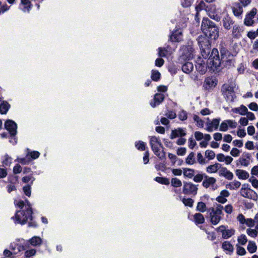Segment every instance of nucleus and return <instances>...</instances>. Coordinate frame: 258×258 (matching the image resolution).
<instances>
[{
  "mask_svg": "<svg viewBox=\"0 0 258 258\" xmlns=\"http://www.w3.org/2000/svg\"><path fill=\"white\" fill-rule=\"evenodd\" d=\"M219 49L221 58H220L218 50L214 48L212 50L210 55L207 59L208 66L213 72L219 69L221 60H224L225 59L233 57V55L226 47L220 45Z\"/></svg>",
  "mask_w": 258,
  "mask_h": 258,
  "instance_id": "1",
  "label": "nucleus"
},
{
  "mask_svg": "<svg viewBox=\"0 0 258 258\" xmlns=\"http://www.w3.org/2000/svg\"><path fill=\"white\" fill-rule=\"evenodd\" d=\"M33 210H17L14 216L11 217V219L16 224L24 225L28 223V227L36 228L38 225L35 221L33 220Z\"/></svg>",
  "mask_w": 258,
  "mask_h": 258,
  "instance_id": "2",
  "label": "nucleus"
},
{
  "mask_svg": "<svg viewBox=\"0 0 258 258\" xmlns=\"http://www.w3.org/2000/svg\"><path fill=\"white\" fill-rule=\"evenodd\" d=\"M201 30L202 33L209 38L215 41L219 36V27L208 18L204 17L202 19Z\"/></svg>",
  "mask_w": 258,
  "mask_h": 258,
  "instance_id": "3",
  "label": "nucleus"
},
{
  "mask_svg": "<svg viewBox=\"0 0 258 258\" xmlns=\"http://www.w3.org/2000/svg\"><path fill=\"white\" fill-rule=\"evenodd\" d=\"M201 53L204 58L207 59L210 56L211 49L212 40L205 35H200L197 38Z\"/></svg>",
  "mask_w": 258,
  "mask_h": 258,
  "instance_id": "4",
  "label": "nucleus"
},
{
  "mask_svg": "<svg viewBox=\"0 0 258 258\" xmlns=\"http://www.w3.org/2000/svg\"><path fill=\"white\" fill-rule=\"evenodd\" d=\"M150 145L152 150L156 156L161 160L166 159L164 147L159 138L156 136L150 137Z\"/></svg>",
  "mask_w": 258,
  "mask_h": 258,
  "instance_id": "5",
  "label": "nucleus"
},
{
  "mask_svg": "<svg viewBox=\"0 0 258 258\" xmlns=\"http://www.w3.org/2000/svg\"><path fill=\"white\" fill-rule=\"evenodd\" d=\"M5 128L10 133V142L13 145L16 144L17 142V139L16 137L17 128V123L12 120L8 119L5 121Z\"/></svg>",
  "mask_w": 258,
  "mask_h": 258,
  "instance_id": "6",
  "label": "nucleus"
},
{
  "mask_svg": "<svg viewBox=\"0 0 258 258\" xmlns=\"http://www.w3.org/2000/svg\"><path fill=\"white\" fill-rule=\"evenodd\" d=\"M180 51L181 54L179 60L181 61L189 60L194 57L195 49L192 45H183Z\"/></svg>",
  "mask_w": 258,
  "mask_h": 258,
  "instance_id": "7",
  "label": "nucleus"
},
{
  "mask_svg": "<svg viewBox=\"0 0 258 258\" xmlns=\"http://www.w3.org/2000/svg\"><path fill=\"white\" fill-rule=\"evenodd\" d=\"M198 189L197 185L192 182L183 181L182 192L184 195L195 196L197 194Z\"/></svg>",
  "mask_w": 258,
  "mask_h": 258,
  "instance_id": "8",
  "label": "nucleus"
},
{
  "mask_svg": "<svg viewBox=\"0 0 258 258\" xmlns=\"http://www.w3.org/2000/svg\"><path fill=\"white\" fill-rule=\"evenodd\" d=\"M29 243L28 242L24 241L23 243L18 242L13 243L10 245V249L16 252V254L19 252L26 250L29 247Z\"/></svg>",
  "mask_w": 258,
  "mask_h": 258,
  "instance_id": "9",
  "label": "nucleus"
},
{
  "mask_svg": "<svg viewBox=\"0 0 258 258\" xmlns=\"http://www.w3.org/2000/svg\"><path fill=\"white\" fill-rule=\"evenodd\" d=\"M195 67L197 71L201 74H204L207 72V68L210 71H212L208 66L207 63L206 64L204 60L201 57H199L196 61Z\"/></svg>",
  "mask_w": 258,
  "mask_h": 258,
  "instance_id": "10",
  "label": "nucleus"
},
{
  "mask_svg": "<svg viewBox=\"0 0 258 258\" xmlns=\"http://www.w3.org/2000/svg\"><path fill=\"white\" fill-rule=\"evenodd\" d=\"M217 85V81L212 77L205 78L203 84V88L205 90H210L215 88Z\"/></svg>",
  "mask_w": 258,
  "mask_h": 258,
  "instance_id": "11",
  "label": "nucleus"
},
{
  "mask_svg": "<svg viewBox=\"0 0 258 258\" xmlns=\"http://www.w3.org/2000/svg\"><path fill=\"white\" fill-rule=\"evenodd\" d=\"M175 28L170 35L169 39L172 42H180L182 40V32L180 28L177 27Z\"/></svg>",
  "mask_w": 258,
  "mask_h": 258,
  "instance_id": "12",
  "label": "nucleus"
},
{
  "mask_svg": "<svg viewBox=\"0 0 258 258\" xmlns=\"http://www.w3.org/2000/svg\"><path fill=\"white\" fill-rule=\"evenodd\" d=\"M186 135V129L181 127H178L176 129L172 130L170 136L171 139H174L177 137H182Z\"/></svg>",
  "mask_w": 258,
  "mask_h": 258,
  "instance_id": "13",
  "label": "nucleus"
},
{
  "mask_svg": "<svg viewBox=\"0 0 258 258\" xmlns=\"http://www.w3.org/2000/svg\"><path fill=\"white\" fill-rule=\"evenodd\" d=\"M165 99L164 95L161 93H156L154 95V99L150 102V105L155 108L157 106L160 104Z\"/></svg>",
  "mask_w": 258,
  "mask_h": 258,
  "instance_id": "14",
  "label": "nucleus"
},
{
  "mask_svg": "<svg viewBox=\"0 0 258 258\" xmlns=\"http://www.w3.org/2000/svg\"><path fill=\"white\" fill-rule=\"evenodd\" d=\"M225 98L226 101H230V102H234L236 96L235 94L233 88L228 86L225 89Z\"/></svg>",
  "mask_w": 258,
  "mask_h": 258,
  "instance_id": "15",
  "label": "nucleus"
},
{
  "mask_svg": "<svg viewBox=\"0 0 258 258\" xmlns=\"http://www.w3.org/2000/svg\"><path fill=\"white\" fill-rule=\"evenodd\" d=\"M251 154L248 152H244L242 154V157L238 159L241 165L247 167L250 163V160L251 159Z\"/></svg>",
  "mask_w": 258,
  "mask_h": 258,
  "instance_id": "16",
  "label": "nucleus"
},
{
  "mask_svg": "<svg viewBox=\"0 0 258 258\" xmlns=\"http://www.w3.org/2000/svg\"><path fill=\"white\" fill-rule=\"evenodd\" d=\"M244 31L242 26L238 25L233 26L232 31V36L233 38L239 39L241 37V32Z\"/></svg>",
  "mask_w": 258,
  "mask_h": 258,
  "instance_id": "17",
  "label": "nucleus"
},
{
  "mask_svg": "<svg viewBox=\"0 0 258 258\" xmlns=\"http://www.w3.org/2000/svg\"><path fill=\"white\" fill-rule=\"evenodd\" d=\"M234 23V21L228 14H226L222 19L223 26L226 30H230L231 28V25H233Z\"/></svg>",
  "mask_w": 258,
  "mask_h": 258,
  "instance_id": "18",
  "label": "nucleus"
},
{
  "mask_svg": "<svg viewBox=\"0 0 258 258\" xmlns=\"http://www.w3.org/2000/svg\"><path fill=\"white\" fill-rule=\"evenodd\" d=\"M220 120V118H214L211 122L207 123V131L209 132H212L213 128L217 130L219 126Z\"/></svg>",
  "mask_w": 258,
  "mask_h": 258,
  "instance_id": "19",
  "label": "nucleus"
},
{
  "mask_svg": "<svg viewBox=\"0 0 258 258\" xmlns=\"http://www.w3.org/2000/svg\"><path fill=\"white\" fill-rule=\"evenodd\" d=\"M204 178L205 179L203 181L202 185L206 188H208L210 185H213L216 182L215 178L213 177H209L205 173Z\"/></svg>",
  "mask_w": 258,
  "mask_h": 258,
  "instance_id": "20",
  "label": "nucleus"
},
{
  "mask_svg": "<svg viewBox=\"0 0 258 258\" xmlns=\"http://www.w3.org/2000/svg\"><path fill=\"white\" fill-rule=\"evenodd\" d=\"M233 15L236 17H239L243 13L242 6L239 3H235L232 7Z\"/></svg>",
  "mask_w": 258,
  "mask_h": 258,
  "instance_id": "21",
  "label": "nucleus"
},
{
  "mask_svg": "<svg viewBox=\"0 0 258 258\" xmlns=\"http://www.w3.org/2000/svg\"><path fill=\"white\" fill-rule=\"evenodd\" d=\"M194 222L198 225L205 223V219L204 216L200 213H196L194 216Z\"/></svg>",
  "mask_w": 258,
  "mask_h": 258,
  "instance_id": "22",
  "label": "nucleus"
},
{
  "mask_svg": "<svg viewBox=\"0 0 258 258\" xmlns=\"http://www.w3.org/2000/svg\"><path fill=\"white\" fill-rule=\"evenodd\" d=\"M28 242L33 246H40L42 243V239L39 236H34L30 238Z\"/></svg>",
  "mask_w": 258,
  "mask_h": 258,
  "instance_id": "23",
  "label": "nucleus"
},
{
  "mask_svg": "<svg viewBox=\"0 0 258 258\" xmlns=\"http://www.w3.org/2000/svg\"><path fill=\"white\" fill-rule=\"evenodd\" d=\"M206 218L209 219V221L211 224L213 225H216L222 219V217L220 216V215H211L206 216Z\"/></svg>",
  "mask_w": 258,
  "mask_h": 258,
  "instance_id": "24",
  "label": "nucleus"
},
{
  "mask_svg": "<svg viewBox=\"0 0 258 258\" xmlns=\"http://www.w3.org/2000/svg\"><path fill=\"white\" fill-rule=\"evenodd\" d=\"M11 107V105L6 101H3L0 104V113L6 114Z\"/></svg>",
  "mask_w": 258,
  "mask_h": 258,
  "instance_id": "25",
  "label": "nucleus"
},
{
  "mask_svg": "<svg viewBox=\"0 0 258 258\" xmlns=\"http://www.w3.org/2000/svg\"><path fill=\"white\" fill-rule=\"evenodd\" d=\"M235 174L239 179L245 180L249 177L248 173L244 170L236 169L235 170Z\"/></svg>",
  "mask_w": 258,
  "mask_h": 258,
  "instance_id": "26",
  "label": "nucleus"
},
{
  "mask_svg": "<svg viewBox=\"0 0 258 258\" xmlns=\"http://www.w3.org/2000/svg\"><path fill=\"white\" fill-rule=\"evenodd\" d=\"M12 163V158L7 154H5L4 156V159L2 161V166L4 168H7V167L10 166Z\"/></svg>",
  "mask_w": 258,
  "mask_h": 258,
  "instance_id": "27",
  "label": "nucleus"
},
{
  "mask_svg": "<svg viewBox=\"0 0 258 258\" xmlns=\"http://www.w3.org/2000/svg\"><path fill=\"white\" fill-rule=\"evenodd\" d=\"M194 69V65L192 62H185L182 66V70L183 72L189 74Z\"/></svg>",
  "mask_w": 258,
  "mask_h": 258,
  "instance_id": "28",
  "label": "nucleus"
},
{
  "mask_svg": "<svg viewBox=\"0 0 258 258\" xmlns=\"http://www.w3.org/2000/svg\"><path fill=\"white\" fill-rule=\"evenodd\" d=\"M221 164L217 163L213 165H211L207 167L206 171L210 173H216L221 167Z\"/></svg>",
  "mask_w": 258,
  "mask_h": 258,
  "instance_id": "29",
  "label": "nucleus"
},
{
  "mask_svg": "<svg viewBox=\"0 0 258 258\" xmlns=\"http://www.w3.org/2000/svg\"><path fill=\"white\" fill-rule=\"evenodd\" d=\"M242 190H249L250 192L253 193V197L250 196L251 198H253V200L257 201L258 199L257 194L253 189L249 187V185L248 183H244L242 184V186L241 188Z\"/></svg>",
  "mask_w": 258,
  "mask_h": 258,
  "instance_id": "30",
  "label": "nucleus"
},
{
  "mask_svg": "<svg viewBox=\"0 0 258 258\" xmlns=\"http://www.w3.org/2000/svg\"><path fill=\"white\" fill-rule=\"evenodd\" d=\"M222 248L224 250L232 253L233 251V246L229 241H225L222 244Z\"/></svg>",
  "mask_w": 258,
  "mask_h": 258,
  "instance_id": "31",
  "label": "nucleus"
},
{
  "mask_svg": "<svg viewBox=\"0 0 258 258\" xmlns=\"http://www.w3.org/2000/svg\"><path fill=\"white\" fill-rule=\"evenodd\" d=\"M15 161L18 162L22 165L29 164L31 162H32L27 154H26L25 157L23 158L18 157Z\"/></svg>",
  "mask_w": 258,
  "mask_h": 258,
  "instance_id": "32",
  "label": "nucleus"
},
{
  "mask_svg": "<svg viewBox=\"0 0 258 258\" xmlns=\"http://www.w3.org/2000/svg\"><path fill=\"white\" fill-rule=\"evenodd\" d=\"M154 180L161 184L168 185L170 183L169 179L165 177L157 176L154 178Z\"/></svg>",
  "mask_w": 258,
  "mask_h": 258,
  "instance_id": "33",
  "label": "nucleus"
},
{
  "mask_svg": "<svg viewBox=\"0 0 258 258\" xmlns=\"http://www.w3.org/2000/svg\"><path fill=\"white\" fill-rule=\"evenodd\" d=\"M208 16L211 19L217 22H219L221 20V16L216 10L209 11Z\"/></svg>",
  "mask_w": 258,
  "mask_h": 258,
  "instance_id": "34",
  "label": "nucleus"
},
{
  "mask_svg": "<svg viewBox=\"0 0 258 258\" xmlns=\"http://www.w3.org/2000/svg\"><path fill=\"white\" fill-rule=\"evenodd\" d=\"M195 170L194 169L185 168L183 169V175L189 178H191L194 176Z\"/></svg>",
  "mask_w": 258,
  "mask_h": 258,
  "instance_id": "35",
  "label": "nucleus"
},
{
  "mask_svg": "<svg viewBox=\"0 0 258 258\" xmlns=\"http://www.w3.org/2000/svg\"><path fill=\"white\" fill-rule=\"evenodd\" d=\"M247 249L250 253H254L257 250V246L255 243L252 241H249L247 246Z\"/></svg>",
  "mask_w": 258,
  "mask_h": 258,
  "instance_id": "36",
  "label": "nucleus"
},
{
  "mask_svg": "<svg viewBox=\"0 0 258 258\" xmlns=\"http://www.w3.org/2000/svg\"><path fill=\"white\" fill-rule=\"evenodd\" d=\"M151 78L152 80L155 82L159 81L161 79L160 73L157 70H152Z\"/></svg>",
  "mask_w": 258,
  "mask_h": 258,
  "instance_id": "37",
  "label": "nucleus"
},
{
  "mask_svg": "<svg viewBox=\"0 0 258 258\" xmlns=\"http://www.w3.org/2000/svg\"><path fill=\"white\" fill-rule=\"evenodd\" d=\"M185 162L187 164L192 165L196 162L195 158V154L194 152H190L185 159Z\"/></svg>",
  "mask_w": 258,
  "mask_h": 258,
  "instance_id": "38",
  "label": "nucleus"
},
{
  "mask_svg": "<svg viewBox=\"0 0 258 258\" xmlns=\"http://www.w3.org/2000/svg\"><path fill=\"white\" fill-rule=\"evenodd\" d=\"M235 233V230L233 229H225L224 232H223L222 237L224 239H228L233 235Z\"/></svg>",
  "mask_w": 258,
  "mask_h": 258,
  "instance_id": "39",
  "label": "nucleus"
},
{
  "mask_svg": "<svg viewBox=\"0 0 258 258\" xmlns=\"http://www.w3.org/2000/svg\"><path fill=\"white\" fill-rule=\"evenodd\" d=\"M135 147L138 150L142 151H145L147 147L146 144L142 141L136 142Z\"/></svg>",
  "mask_w": 258,
  "mask_h": 258,
  "instance_id": "40",
  "label": "nucleus"
},
{
  "mask_svg": "<svg viewBox=\"0 0 258 258\" xmlns=\"http://www.w3.org/2000/svg\"><path fill=\"white\" fill-rule=\"evenodd\" d=\"M241 183L237 180H235L233 183H230L226 185V187L231 190L236 189L240 187Z\"/></svg>",
  "mask_w": 258,
  "mask_h": 258,
  "instance_id": "41",
  "label": "nucleus"
},
{
  "mask_svg": "<svg viewBox=\"0 0 258 258\" xmlns=\"http://www.w3.org/2000/svg\"><path fill=\"white\" fill-rule=\"evenodd\" d=\"M27 154L29 156L31 161L37 159L40 156V153L37 151H29Z\"/></svg>",
  "mask_w": 258,
  "mask_h": 258,
  "instance_id": "42",
  "label": "nucleus"
},
{
  "mask_svg": "<svg viewBox=\"0 0 258 258\" xmlns=\"http://www.w3.org/2000/svg\"><path fill=\"white\" fill-rule=\"evenodd\" d=\"M196 210L204 213L206 211V204L203 202H199L198 203Z\"/></svg>",
  "mask_w": 258,
  "mask_h": 258,
  "instance_id": "43",
  "label": "nucleus"
},
{
  "mask_svg": "<svg viewBox=\"0 0 258 258\" xmlns=\"http://www.w3.org/2000/svg\"><path fill=\"white\" fill-rule=\"evenodd\" d=\"M240 195L246 198L250 199L253 200V198H251L250 196L253 197V193L250 192L249 190H242L240 189Z\"/></svg>",
  "mask_w": 258,
  "mask_h": 258,
  "instance_id": "44",
  "label": "nucleus"
},
{
  "mask_svg": "<svg viewBox=\"0 0 258 258\" xmlns=\"http://www.w3.org/2000/svg\"><path fill=\"white\" fill-rule=\"evenodd\" d=\"M21 2L22 5L25 6L23 11H25L27 10V11L29 12L32 6L30 1L29 0H21Z\"/></svg>",
  "mask_w": 258,
  "mask_h": 258,
  "instance_id": "45",
  "label": "nucleus"
},
{
  "mask_svg": "<svg viewBox=\"0 0 258 258\" xmlns=\"http://www.w3.org/2000/svg\"><path fill=\"white\" fill-rule=\"evenodd\" d=\"M35 179V178L33 176L32 173H31L30 175L23 177L22 178V181L24 183H28L30 181H31L30 184L32 185Z\"/></svg>",
  "mask_w": 258,
  "mask_h": 258,
  "instance_id": "46",
  "label": "nucleus"
},
{
  "mask_svg": "<svg viewBox=\"0 0 258 258\" xmlns=\"http://www.w3.org/2000/svg\"><path fill=\"white\" fill-rule=\"evenodd\" d=\"M171 185L174 187H180L182 185V182L176 177L172 178L171 181Z\"/></svg>",
  "mask_w": 258,
  "mask_h": 258,
  "instance_id": "47",
  "label": "nucleus"
},
{
  "mask_svg": "<svg viewBox=\"0 0 258 258\" xmlns=\"http://www.w3.org/2000/svg\"><path fill=\"white\" fill-rule=\"evenodd\" d=\"M182 202L185 206H188L189 207H192L194 203V201L191 198H183Z\"/></svg>",
  "mask_w": 258,
  "mask_h": 258,
  "instance_id": "48",
  "label": "nucleus"
},
{
  "mask_svg": "<svg viewBox=\"0 0 258 258\" xmlns=\"http://www.w3.org/2000/svg\"><path fill=\"white\" fill-rule=\"evenodd\" d=\"M193 119L195 121L197 122V125L200 127H203L204 126V121L200 119V117L195 114L193 117Z\"/></svg>",
  "mask_w": 258,
  "mask_h": 258,
  "instance_id": "49",
  "label": "nucleus"
},
{
  "mask_svg": "<svg viewBox=\"0 0 258 258\" xmlns=\"http://www.w3.org/2000/svg\"><path fill=\"white\" fill-rule=\"evenodd\" d=\"M31 184H27L23 186V190L25 194V195L28 197H30L31 194Z\"/></svg>",
  "mask_w": 258,
  "mask_h": 258,
  "instance_id": "50",
  "label": "nucleus"
},
{
  "mask_svg": "<svg viewBox=\"0 0 258 258\" xmlns=\"http://www.w3.org/2000/svg\"><path fill=\"white\" fill-rule=\"evenodd\" d=\"M205 156L209 160H212L215 157V153L212 150H207L205 152Z\"/></svg>",
  "mask_w": 258,
  "mask_h": 258,
  "instance_id": "51",
  "label": "nucleus"
},
{
  "mask_svg": "<svg viewBox=\"0 0 258 258\" xmlns=\"http://www.w3.org/2000/svg\"><path fill=\"white\" fill-rule=\"evenodd\" d=\"M225 62V66L226 67H231L234 66L235 59L233 57H230L228 59H225L224 60H221V62Z\"/></svg>",
  "mask_w": 258,
  "mask_h": 258,
  "instance_id": "52",
  "label": "nucleus"
},
{
  "mask_svg": "<svg viewBox=\"0 0 258 258\" xmlns=\"http://www.w3.org/2000/svg\"><path fill=\"white\" fill-rule=\"evenodd\" d=\"M36 250L35 249H31L26 250L25 252V256L26 258H30V257L35 255Z\"/></svg>",
  "mask_w": 258,
  "mask_h": 258,
  "instance_id": "53",
  "label": "nucleus"
},
{
  "mask_svg": "<svg viewBox=\"0 0 258 258\" xmlns=\"http://www.w3.org/2000/svg\"><path fill=\"white\" fill-rule=\"evenodd\" d=\"M206 4L203 1H201L198 5L196 6V10L197 12H199L205 8Z\"/></svg>",
  "mask_w": 258,
  "mask_h": 258,
  "instance_id": "54",
  "label": "nucleus"
},
{
  "mask_svg": "<svg viewBox=\"0 0 258 258\" xmlns=\"http://www.w3.org/2000/svg\"><path fill=\"white\" fill-rule=\"evenodd\" d=\"M257 10L256 8H253L249 13L246 15V18H250L252 19L256 14Z\"/></svg>",
  "mask_w": 258,
  "mask_h": 258,
  "instance_id": "55",
  "label": "nucleus"
},
{
  "mask_svg": "<svg viewBox=\"0 0 258 258\" xmlns=\"http://www.w3.org/2000/svg\"><path fill=\"white\" fill-rule=\"evenodd\" d=\"M236 253L239 255H244L246 254V251L244 247L237 245Z\"/></svg>",
  "mask_w": 258,
  "mask_h": 258,
  "instance_id": "56",
  "label": "nucleus"
},
{
  "mask_svg": "<svg viewBox=\"0 0 258 258\" xmlns=\"http://www.w3.org/2000/svg\"><path fill=\"white\" fill-rule=\"evenodd\" d=\"M205 232L208 235V238L212 241L214 240L216 238V236L214 232H209L206 229H204Z\"/></svg>",
  "mask_w": 258,
  "mask_h": 258,
  "instance_id": "57",
  "label": "nucleus"
},
{
  "mask_svg": "<svg viewBox=\"0 0 258 258\" xmlns=\"http://www.w3.org/2000/svg\"><path fill=\"white\" fill-rule=\"evenodd\" d=\"M178 118L181 121L185 120L187 118V114L185 111L182 110L178 114Z\"/></svg>",
  "mask_w": 258,
  "mask_h": 258,
  "instance_id": "58",
  "label": "nucleus"
},
{
  "mask_svg": "<svg viewBox=\"0 0 258 258\" xmlns=\"http://www.w3.org/2000/svg\"><path fill=\"white\" fill-rule=\"evenodd\" d=\"M14 204L15 206L20 209V210H24V208L25 207V202L23 200H19L18 201H15Z\"/></svg>",
  "mask_w": 258,
  "mask_h": 258,
  "instance_id": "59",
  "label": "nucleus"
},
{
  "mask_svg": "<svg viewBox=\"0 0 258 258\" xmlns=\"http://www.w3.org/2000/svg\"><path fill=\"white\" fill-rule=\"evenodd\" d=\"M228 123L226 120L222 122L220 124L219 130L221 132H226L228 130Z\"/></svg>",
  "mask_w": 258,
  "mask_h": 258,
  "instance_id": "60",
  "label": "nucleus"
},
{
  "mask_svg": "<svg viewBox=\"0 0 258 258\" xmlns=\"http://www.w3.org/2000/svg\"><path fill=\"white\" fill-rule=\"evenodd\" d=\"M204 178V174H198L194 176L193 180L196 182H200Z\"/></svg>",
  "mask_w": 258,
  "mask_h": 258,
  "instance_id": "61",
  "label": "nucleus"
},
{
  "mask_svg": "<svg viewBox=\"0 0 258 258\" xmlns=\"http://www.w3.org/2000/svg\"><path fill=\"white\" fill-rule=\"evenodd\" d=\"M237 240L238 242L241 245H244L247 241V238L244 234H241Z\"/></svg>",
  "mask_w": 258,
  "mask_h": 258,
  "instance_id": "62",
  "label": "nucleus"
},
{
  "mask_svg": "<svg viewBox=\"0 0 258 258\" xmlns=\"http://www.w3.org/2000/svg\"><path fill=\"white\" fill-rule=\"evenodd\" d=\"M197 145V143L195 140H194L192 137H191L188 139V147L190 149H193Z\"/></svg>",
  "mask_w": 258,
  "mask_h": 258,
  "instance_id": "63",
  "label": "nucleus"
},
{
  "mask_svg": "<svg viewBox=\"0 0 258 258\" xmlns=\"http://www.w3.org/2000/svg\"><path fill=\"white\" fill-rule=\"evenodd\" d=\"M249 181L252 184V185L254 188H258V180L256 179L254 176H251L249 179Z\"/></svg>",
  "mask_w": 258,
  "mask_h": 258,
  "instance_id": "64",
  "label": "nucleus"
}]
</instances>
